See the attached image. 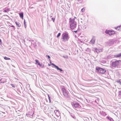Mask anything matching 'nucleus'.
<instances>
[{"label":"nucleus","mask_w":121,"mask_h":121,"mask_svg":"<svg viewBox=\"0 0 121 121\" xmlns=\"http://www.w3.org/2000/svg\"><path fill=\"white\" fill-rule=\"evenodd\" d=\"M121 61L116 60L115 61H112V67H118V65H120L119 62H121Z\"/></svg>","instance_id":"20e7f679"},{"label":"nucleus","mask_w":121,"mask_h":121,"mask_svg":"<svg viewBox=\"0 0 121 121\" xmlns=\"http://www.w3.org/2000/svg\"><path fill=\"white\" fill-rule=\"evenodd\" d=\"M79 1H81V0H78Z\"/></svg>","instance_id":"58836bf2"},{"label":"nucleus","mask_w":121,"mask_h":121,"mask_svg":"<svg viewBox=\"0 0 121 121\" xmlns=\"http://www.w3.org/2000/svg\"><path fill=\"white\" fill-rule=\"evenodd\" d=\"M105 33H106V34L109 35L110 36H111V35H113V34H114V33H112V31L109 30H106L105 31Z\"/></svg>","instance_id":"1a4fd4ad"},{"label":"nucleus","mask_w":121,"mask_h":121,"mask_svg":"<svg viewBox=\"0 0 121 121\" xmlns=\"http://www.w3.org/2000/svg\"><path fill=\"white\" fill-rule=\"evenodd\" d=\"M52 20L53 21V22H54V21H55V18H54L53 17L52 18Z\"/></svg>","instance_id":"bb28decb"},{"label":"nucleus","mask_w":121,"mask_h":121,"mask_svg":"<svg viewBox=\"0 0 121 121\" xmlns=\"http://www.w3.org/2000/svg\"><path fill=\"white\" fill-rule=\"evenodd\" d=\"M75 19H71L70 18L69 19V23L71 29L73 30L75 28L77 24V22L75 21Z\"/></svg>","instance_id":"f257e3e1"},{"label":"nucleus","mask_w":121,"mask_h":121,"mask_svg":"<svg viewBox=\"0 0 121 121\" xmlns=\"http://www.w3.org/2000/svg\"><path fill=\"white\" fill-rule=\"evenodd\" d=\"M49 60H50V59H49Z\"/></svg>","instance_id":"ea45409f"},{"label":"nucleus","mask_w":121,"mask_h":121,"mask_svg":"<svg viewBox=\"0 0 121 121\" xmlns=\"http://www.w3.org/2000/svg\"><path fill=\"white\" fill-rule=\"evenodd\" d=\"M118 93L119 95H121V91H119Z\"/></svg>","instance_id":"412c9836"},{"label":"nucleus","mask_w":121,"mask_h":121,"mask_svg":"<svg viewBox=\"0 0 121 121\" xmlns=\"http://www.w3.org/2000/svg\"><path fill=\"white\" fill-rule=\"evenodd\" d=\"M4 82H1V83H4Z\"/></svg>","instance_id":"c9c22d12"},{"label":"nucleus","mask_w":121,"mask_h":121,"mask_svg":"<svg viewBox=\"0 0 121 121\" xmlns=\"http://www.w3.org/2000/svg\"><path fill=\"white\" fill-rule=\"evenodd\" d=\"M71 116L73 118H74V116H72V115H71Z\"/></svg>","instance_id":"2f4dec72"},{"label":"nucleus","mask_w":121,"mask_h":121,"mask_svg":"<svg viewBox=\"0 0 121 121\" xmlns=\"http://www.w3.org/2000/svg\"><path fill=\"white\" fill-rule=\"evenodd\" d=\"M4 59L5 60H10V58L7 57L6 56H5L4 57Z\"/></svg>","instance_id":"dca6fc26"},{"label":"nucleus","mask_w":121,"mask_h":121,"mask_svg":"<svg viewBox=\"0 0 121 121\" xmlns=\"http://www.w3.org/2000/svg\"><path fill=\"white\" fill-rule=\"evenodd\" d=\"M62 91L63 92V95L66 97L69 96V95L68 93V91L64 88H62Z\"/></svg>","instance_id":"39448f33"},{"label":"nucleus","mask_w":121,"mask_h":121,"mask_svg":"<svg viewBox=\"0 0 121 121\" xmlns=\"http://www.w3.org/2000/svg\"><path fill=\"white\" fill-rule=\"evenodd\" d=\"M35 61L36 62V64H37L39 62V61L37 60H36Z\"/></svg>","instance_id":"4be33fe9"},{"label":"nucleus","mask_w":121,"mask_h":121,"mask_svg":"<svg viewBox=\"0 0 121 121\" xmlns=\"http://www.w3.org/2000/svg\"><path fill=\"white\" fill-rule=\"evenodd\" d=\"M63 57L65 58H68V56L67 55L63 56Z\"/></svg>","instance_id":"6ab92c4d"},{"label":"nucleus","mask_w":121,"mask_h":121,"mask_svg":"<svg viewBox=\"0 0 121 121\" xmlns=\"http://www.w3.org/2000/svg\"><path fill=\"white\" fill-rule=\"evenodd\" d=\"M52 0H51L52 1Z\"/></svg>","instance_id":"a19ab883"},{"label":"nucleus","mask_w":121,"mask_h":121,"mask_svg":"<svg viewBox=\"0 0 121 121\" xmlns=\"http://www.w3.org/2000/svg\"><path fill=\"white\" fill-rule=\"evenodd\" d=\"M81 11L82 12H84V8H82L81 9Z\"/></svg>","instance_id":"b1692460"},{"label":"nucleus","mask_w":121,"mask_h":121,"mask_svg":"<svg viewBox=\"0 0 121 121\" xmlns=\"http://www.w3.org/2000/svg\"><path fill=\"white\" fill-rule=\"evenodd\" d=\"M1 42V40L0 39V43Z\"/></svg>","instance_id":"f704fd0d"},{"label":"nucleus","mask_w":121,"mask_h":121,"mask_svg":"<svg viewBox=\"0 0 121 121\" xmlns=\"http://www.w3.org/2000/svg\"><path fill=\"white\" fill-rule=\"evenodd\" d=\"M77 31H78V30H76V31H73V32H75L76 33H77Z\"/></svg>","instance_id":"c85d7f7f"},{"label":"nucleus","mask_w":121,"mask_h":121,"mask_svg":"<svg viewBox=\"0 0 121 121\" xmlns=\"http://www.w3.org/2000/svg\"><path fill=\"white\" fill-rule=\"evenodd\" d=\"M96 69L97 72L99 73H100L103 74L105 73L106 72V71L105 69L101 68L99 67H96Z\"/></svg>","instance_id":"7ed1b4c3"},{"label":"nucleus","mask_w":121,"mask_h":121,"mask_svg":"<svg viewBox=\"0 0 121 121\" xmlns=\"http://www.w3.org/2000/svg\"><path fill=\"white\" fill-rule=\"evenodd\" d=\"M95 52H96L97 53H99L100 52V51L98 49H97V48H95Z\"/></svg>","instance_id":"f8f14e48"},{"label":"nucleus","mask_w":121,"mask_h":121,"mask_svg":"<svg viewBox=\"0 0 121 121\" xmlns=\"http://www.w3.org/2000/svg\"><path fill=\"white\" fill-rule=\"evenodd\" d=\"M11 85L13 87H14V88L15 87V86L13 84H11Z\"/></svg>","instance_id":"5701e85b"},{"label":"nucleus","mask_w":121,"mask_h":121,"mask_svg":"<svg viewBox=\"0 0 121 121\" xmlns=\"http://www.w3.org/2000/svg\"><path fill=\"white\" fill-rule=\"evenodd\" d=\"M95 37L94 36H93L91 39L90 41V43L92 44H94L95 42Z\"/></svg>","instance_id":"0eeeda50"},{"label":"nucleus","mask_w":121,"mask_h":121,"mask_svg":"<svg viewBox=\"0 0 121 121\" xmlns=\"http://www.w3.org/2000/svg\"><path fill=\"white\" fill-rule=\"evenodd\" d=\"M72 105L75 108L79 107V106L81 107L79 104L78 102H74L72 103Z\"/></svg>","instance_id":"423d86ee"},{"label":"nucleus","mask_w":121,"mask_h":121,"mask_svg":"<svg viewBox=\"0 0 121 121\" xmlns=\"http://www.w3.org/2000/svg\"><path fill=\"white\" fill-rule=\"evenodd\" d=\"M115 56L117 57H121V53L116 55Z\"/></svg>","instance_id":"2eb2a0df"},{"label":"nucleus","mask_w":121,"mask_h":121,"mask_svg":"<svg viewBox=\"0 0 121 121\" xmlns=\"http://www.w3.org/2000/svg\"><path fill=\"white\" fill-rule=\"evenodd\" d=\"M37 64L39 65L40 66H41V65L40 64V63L39 62Z\"/></svg>","instance_id":"a878e982"},{"label":"nucleus","mask_w":121,"mask_h":121,"mask_svg":"<svg viewBox=\"0 0 121 121\" xmlns=\"http://www.w3.org/2000/svg\"><path fill=\"white\" fill-rule=\"evenodd\" d=\"M0 81H1V80H0Z\"/></svg>","instance_id":"4c0bfd02"},{"label":"nucleus","mask_w":121,"mask_h":121,"mask_svg":"<svg viewBox=\"0 0 121 121\" xmlns=\"http://www.w3.org/2000/svg\"><path fill=\"white\" fill-rule=\"evenodd\" d=\"M9 9L8 8L4 10V12H7L8 11H9Z\"/></svg>","instance_id":"f3484780"},{"label":"nucleus","mask_w":121,"mask_h":121,"mask_svg":"<svg viewBox=\"0 0 121 121\" xmlns=\"http://www.w3.org/2000/svg\"><path fill=\"white\" fill-rule=\"evenodd\" d=\"M56 69L57 70H60V72H62L63 71V70H62V69L60 68L58 66Z\"/></svg>","instance_id":"ddd939ff"},{"label":"nucleus","mask_w":121,"mask_h":121,"mask_svg":"<svg viewBox=\"0 0 121 121\" xmlns=\"http://www.w3.org/2000/svg\"><path fill=\"white\" fill-rule=\"evenodd\" d=\"M46 56H47L48 57V59H49L50 58V57L49 55H47Z\"/></svg>","instance_id":"393cba45"},{"label":"nucleus","mask_w":121,"mask_h":121,"mask_svg":"<svg viewBox=\"0 0 121 121\" xmlns=\"http://www.w3.org/2000/svg\"><path fill=\"white\" fill-rule=\"evenodd\" d=\"M26 22H25V20L24 19V24H26Z\"/></svg>","instance_id":"cd10ccee"},{"label":"nucleus","mask_w":121,"mask_h":121,"mask_svg":"<svg viewBox=\"0 0 121 121\" xmlns=\"http://www.w3.org/2000/svg\"><path fill=\"white\" fill-rule=\"evenodd\" d=\"M48 65L49 66H50V65H51V64H48Z\"/></svg>","instance_id":"e433bc0d"},{"label":"nucleus","mask_w":121,"mask_h":121,"mask_svg":"<svg viewBox=\"0 0 121 121\" xmlns=\"http://www.w3.org/2000/svg\"><path fill=\"white\" fill-rule=\"evenodd\" d=\"M61 33H59L58 34V35H57V38H58L60 35Z\"/></svg>","instance_id":"aec40b11"},{"label":"nucleus","mask_w":121,"mask_h":121,"mask_svg":"<svg viewBox=\"0 0 121 121\" xmlns=\"http://www.w3.org/2000/svg\"><path fill=\"white\" fill-rule=\"evenodd\" d=\"M11 26V27H15L14 26H13V25H12V26Z\"/></svg>","instance_id":"7c9ffc66"},{"label":"nucleus","mask_w":121,"mask_h":121,"mask_svg":"<svg viewBox=\"0 0 121 121\" xmlns=\"http://www.w3.org/2000/svg\"><path fill=\"white\" fill-rule=\"evenodd\" d=\"M62 39H63V41H68L69 37V34L67 32L64 33L62 35Z\"/></svg>","instance_id":"f03ea898"},{"label":"nucleus","mask_w":121,"mask_h":121,"mask_svg":"<svg viewBox=\"0 0 121 121\" xmlns=\"http://www.w3.org/2000/svg\"><path fill=\"white\" fill-rule=\"evenodd\" d=\"M107 118L110 121H114L113 119L112 118L109 117H108Z\"/></svg>","instance_id":"4468645a"},{"label":"nucleus","mask_w":121,"mask_h":121,"mask_svg":"<svg viewBox=\"0 0 121 121\" xmlns=\"http://www.w3.org/2000/svg\"><path fill=\"white\" fill-rule=\"evenodd\" d=\"M48 97L49 99H50V97H49V95H48Z\"/></svg>","instance_id":"473e14b6"},{"label":"nucleus","mask_w":121,"mask_h":121,"mask_svg":"<svg viewBox=\"0 0 121 121\" xmlns=\"http://www.w3.org/2000/svg\"><path fill=\"white\" fill-rule=\"evenodd\" d=\"M21 18L22 19L23 18V13H21L19 14Z\"/></svg>","instance_id":"9d476101"},{"label":"nucleus","mask_w":121,"mask_h":121,"mask_svg":"<svg viewBox=\"0 0 121 121\" xmlns=\"http://www.w3.org/2000/svg\"><path fill=\"white\" fill-rule=\"evenodd\" d=\"M114 43V40L113 39L109 40L108 43V44L109 46L112 45Z\"/></svg>","instance_id":"6e6552de"},{"label":"nucleus","mask_w":121,"mask_h":121,"mask_svg":"<svg viewBox=\"0 0 121 121\" xmlns=\"http://www.w3.org/2000/svg\"><path fill=\"white\" fill-rule=\"evenodd\" d=\"M15 23L17 26L18 27H19L21 26V25L18 22H16Z\"/></svg>","instance_id":"9b49d317"},{"label":"nucleus","mask_w":121,"mask_h":121,"mask_svg":"<svg viewBox=\"0 0 121 121\" xmlns=\"http://www.w3.org/2000/svg\"><path fill=\"white\" fill-rule=\"evenodd\" d=\"M49 99L50 102H51L50 99Z\"/></svg>","instance_id":"72a5a7b5"},{"label":"nucleus","mask_w":121,"mask_h":121,"mask_svg":"<svg viewBox=\"0 0 121 121\" xmlns=\"http://www.w3.org/2000/svg\"><path fill=\"white\" fill-rule=\"evenodd\" d=\"M24 27L25 28H26V24H24Z\"/></svg>","instance_id":"c756f323"},{"label":"nucleus","mask_w":121,"mask_h":121,"mask_svg":"<svg viewBox=\"0 0 121 121\" xmlns=\"http://www.w3.org/2000/svg\"><path fill=\"white\" fill-rule=\"evenodd\" d=\"M51 64L52 65H53L54 66V67H55L56 68L57 66L56 65L54 64L53 63H51Z\"/></svg>","instance_id":"a211bd4d"}]
</instances>
